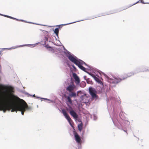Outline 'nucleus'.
<instances>
[{
    "mask_svg": "<svg viewBox=\"0 0 149 149\" xmlns=\"http://www.w3.org/2000/svg\"><path fill=\"white\" fill-rule=\"evenodd\" d=\"M113 123L114 124V122H113Z\"/></svg>",
    "mask_w": 149,
    "mask_h": 149,
    "instance_id": "de8ad7c7",
    "label": "nucleus"
},
{
    "mask_svg": "<svg viewBox=\"0 0 149 149\" xmlns=\"http://www.w3.org/2000/svg\"><path fill=\"white\" fill-rule=\"evenodd\" d=\"M2 16H4V17H8V15H3V14H2Z\"/></svg>",
    "mask_w": 149,
    "mask_h": 149,
    "instance_id": "473e14b6",
    "label": "nucleus"
},
{
    "mask_svg": "<svg viewBox=\"0 0 149 149\" xmlns=\"http://www.w3.org/2000/svg\"><path fill=\"white\" fill-rule=\"evenodd\" d=\"M43 25L44 26H45V25Z\"/></svg>",
    "mask_w": 149,
    "mask_h": 149,
    "instance_id": "09e8293b",
    "label": "nucleus"
},
{
    "mask_svg": "<svg viewBox=\"0 0 149 149\" xmlns=\"http://www.w3.org/2000/svg\"><path fill=\"white\" fill-rule=\"evenodd\" d=\"M72 76L74 79L75 83L77 84H79L80 82V80L78 76L75 73H72Z\"/></svg>",
    "mask_w": 149,
    "mask_h": 149,
    "instance_id": "f8f14e48",
    "label": "nucleus"
},
{
    "mask_svg": "<svg viewBox=\"0 0 149 149\" xmlns=\"http://www.w3.org/2000/svg\"><path fill=\"white\" fill-rule=\"evenodd\" d=\"M11 95L14 98H15L16 99H19V98L18 97L13 94H11Z\"/></svg>",
    "mask_w": 149,
    "mask_h": 149,
    "instance_id": "bb28decb",
    "label": "nucleus"
},
{
    "mask_svg": "<svg viewBox=\"0 0 149 149\" xmlns=\"http://www.w3.org/2000/svg\"><path fill=\"white\" fill-rule=\"evenodd\" d=\"M37 107H38V105H37Z\"/></svg>",
    "mask_w": 149,
    "mask_h": 149,
    "instance_id": "a18cd8bd",
    "label": "nucleus"
},
{
    "mask_svg": "<svg viewBox=\"0 0 149 149\" xmlns=\"http://www.w3.org/2000/svg\"><path fill=\"white\" fill-rule=\"evenodd\" d=\"M146 72V71H149V69L148 68H146L145 67L143 68V69L141 70L140 71H139L138 72Z\"/></svg>",
    "mask_w": 149,
    "mask_h": 149,
    "instance_id": "a211bd4d",
    "label": "nucleus"
},
{
    "mask_svg": "<svg viewBox=\"0 0 149 149\" xmlns=\"http://www.w3.org/2000/svg\"><path fill=\"white\" fill-rule=\"evenodd\" d=\"M130 125V122L127 120H123L121 122V126H118V127L120 129L123 130V127L125 126H129Z\"/></svg>",
    "mask_w": 149,
    "mask_h": 149,
    "instance_id": "1a4fd4ad",
    "label": "nucleus"
},
{
    "mask_svg": "<svg viewBox=\"0 0 149 149\" xmlns=\"http://www.w3.org/2000/svg\"><path fill=\"white\" fill-rule=\"evenodd\" d=\"M48 39L47 37H45V39H44V43H48Z\"/></svg>",
    "mask_w": 149,
    "mask_h": 149,
    "instance_id": "5701e85b",
    "label": "nucleus"
},
{
    "mask_svg": "<svg viewBox=\"0 0 149 149\" xmlns=\"http://www.w3.org/2000/svg\"><path fill=\"white\" fill-rule=\"evenodd\" d=\"M66 56L69 59L76 65H77L78 63L82 64L83 63L82 61L79 59L77 56L68 51L66 49Z\"/></svg>",
    "mask_w": 149,
    "mask_h": 149,
    "instance_id": "20e7f679",
    "label": "nucleus"
},
{
    "mask_svg": "<svg viewBox=\"0 0 149 149\" xmlns=\"http://www.w3.org/2000/svg\"><path fill=\"white\" fill-rule=\"evenodd\" d=\"M0 15H1V16H2V14H1L0 13Z\"/></svg>",
    "mask_w": 149,
    "mask_h": 149,
    "instance_id": "79ce46f5",
    "label": "nucleus"
},
{
    "mask_svg": "<svg viewBox=\"0 0 149 149\" xmlns=\"http://www.w3.org/2000/svg\"><path fill=\"white\" fill-rule=\"evenodd\" d=\"M89 93L92 97V99H96L97 98L96 95L97 91L94 88L90 87L88 89Z\"/></svg>",
    "mask_w": 149,
    "mask_h": 149,
    "instance_id": "0eeeda50",
    "label": "nucleus"
},
{
    "mask_svg": "<svg viewBox=\"0 0 149 149\" xmlns=\"http://www.w3.org/2000/svg\"><path fill=\"white\" fill-rule=\"evenodd\" d=\"M78 127L79 130L81 132L82 129V125L81 124H79L78 125Z\"/></svg>",
    "mask_w": 149,
    "mask_h": 149,
    "instance_id": "aec40b11",
    "label": "nucleus"
},
{
    "mask_svg": "<svg viewBox=\"0 0 149 149\" xmlns=\"http://www.w3.org/2000/svg\"><path fill=\"white\" fill-rule=\"evenodd\" d=\"M82 62L83 63H82V64L78 63V64L76 65L78 66L79 68H80L81 70L85 71V72H86L89 74L92 77H93L95 81H97L99 80V79L97 77L95 76V75L92 74L91 73H90L88 72H87L86 71V69L82 65L84 64L86 66H87V65L86 63H85L83 61Z\"/></svg>",
    "mask_w": 149,
    "mask_h": 149,
    "instance_id": "39448f33",
    "label": "nucleus"
},
{
    "mask_svg": "<svg viewBox=\"0 0 149 149\" xmlns=\"http://www.w3.org/2000/svg\"><path fill=\"white\" fill-rule=\"evenodd\" d=\"M79 21H78V22H79ZM72 22V23H69L66 24L65 25H66L70 24H72V23H75V22Z\"/></svg>",
    "mask_w": 149,
    "mask_h": 149,
    "instance_id": "e433bc0d",
    "label": "nucleus"
},
{
    "mask_svg": "<svg viewBox=\"0 0 149 149\" xmlns=\"http://www.w3.org/2000/svg\"><path fill=\"white\" fill-rule=\"evenodd\" d=\"M59 51L60 54L58 56L60 58V59L63 61V62L64 64L65 61V48L64 46L61 47L60 48H59L58 50Z\"/></svg>",
    "mask_w": 149,
    "mask_h": 149,
    "instance_id": "423d86ee",
    "label": "nucleus"
},
{
    "mask_svg": "<svg viewBox=\"0 0 149 149\" xmlns=\"http://www.w3.org/2000/svg\"><path fill=\"white\" fill-rule=\"evenodd\" d=\"M1 86L3 87L4 88H6V86L2 84H1Z\"/></svg>",
    "mask_w": 149,
    "mask_h": 149,
    "instance_id": "f704fd0d",
    "label": "nucleus"
},
{
    "mask_svg": "<svg viewBox=\"0 0 149 149\" xmlns=\"http://www.w3.org/2000/svg\"><path fill=\"white\" fill-rule=\"evenodd\" d=\"M42 99H44V100H47L50 101L49 103H50V102L53 103L54 102V101L53 100H49V99H47V98H43Z\"/></svg>",
    "mask_w": 149,
    "mask_h": 149,
    "instance_id": "b1692460",
    "label": "nucleus"
},
{
    "mask_svg": "<svg viewBox=\"0 0 149 149\" xmlns=\"http://www.w3.org/2000/svg\"><path fill=\"white\" fill-rule=\"evenodd\" d=\"M8 18H10V19H12V17L8 16Z\"/></svg>",
    "mask_w": 149,
    "mask_h": 149,
    "instance_id": "4c0bfd02",
    "label": "nucleus"
},
{
    "mask_svg": "<svg viewBox=\"0 0 149 149\" xmlns=\"http://www.w3.org/2000/svg\"><path fill=\"white\" fill-rule=\"evenodd\" d=\"M66 119L68 120L70 125L72 126V121L69 116L66 113Z\"/></svg>",
    "mask_w": 149,
    "mask_h": 149,
    "instance_id": "dca6fc26",
    "label": "nucleus"
},
{
    "mask_svg": "<svg viewBox=\"0 0 149 149\" xmlns=\"http://www.w3.org/2000/svg\"><path fill=\"white\" fill-rule=\"evenodd\" d=\"M62 112L65 117V109H62Z\"/></svg>",
    "mask_w": 149,
    "mask_h": 149,
    "instance_id": "a878e982",
    "label": "nucleus"
},
{
    "mask_svg": "<svg viewBox=\"0 0 149 149\" xmlns=\"http://www.w3.org/2000/svg\"><path fill=\"white\" fill-rule=\"evenodd\" d=\"M49 42L50 43L51 42L50 40H49Z\"/></svg>",
    "mask_w": 149,
    "mask_h": 149,
    "instance_id": "37998d69",
    "label": "nucleus"
},
{
    "mask_svg": "<svg viewBox=\"0 0 149 149\" xmlns=\"http://www.w3.org/2000/svg\"><path fill=\"white\" fill-rule=\"evenodd\" d=\"M38 44L42 45V44H41V42H38L35 44L34 45H33L32 47H34L35 46H36V45ZM42 45L44 46H45L47 49H48V48L50 47V46H49V44H48V43H44L43 44H42Z\"/></svg>",
    "mask_w": 149,
    "mask_h": 149,
    "instance_id": "4468645a",
    "label": "nucleus"
},
{
    "mask_svg": "<svg viewBox=\"0 0 149 149\" xmlns=\"http://www.w3.org/2000/svg\"><path fill=\"white\" fill-rule=\"evenodd\" d=\"M59 29V28H55V29L54 30V33L56 34V35L57 36L58 38V34Z\"/></svg>",
    "mask_w": 149,
    "mask_h": 149,
    "instance_id": "f3484780",
    "label": "nucleus"
},
{
    "mask_svg": "<svg viewBox=\"0 0 149 149\" xmlns=\"http://www.w3.org/2000/svg\"><path fill=\"white\" fill-rule=\"evenodd\" d=\"M82 93V92L81 91H77V93H76V97H77V96H79V93L81 94Z\"/></svg>",
    "mask_w": 149,
    "mask_h": 149,
    "instance_id": "393cba45",
    "label": "nucleus"
},
{
    "mask_svg": "<svg viewBox=\"0 0 149 149\" xmlns=\"http://www.w3.org/2000/svg\"><path fill=\"white\" fill-rule=\"evenodd\" d=\"M10 90L11 93H13L14 92L13 88H11Z\"/></svg>",
    "mask_w": 149,
    "mask_h": 149,
    "instance_id": "c85d7f7f",
    "label": "nucleus"
},
{
    "mask_svg": "<svg viewBox=\"0 0 149 149\" xmlns=\"http://www.w3.org/2000/svg\"><path fill=\"white\" fill-rule=\"evenodd\" d=\"M137 72H131L128 73L127 74H124L122 77V79L116 77L114 76H108L105 74L104 73H103V74L105 77L106 80L110 84H116L120 82L122 79H124L128 77H130L133 76L134 74H136Z\"/></svg>",
    "mask_w": 149,
    "mask_h": 149,
    "instance_id": "f03ea898",
    "label": "nucleus"
},
{
    "mask_svg": "<svg viewBox=\"0 0 149 149\" xmlns=\"http://www.w3.org/2000/svg\"><path fill=\"white\" fill-rule=\"evenodd\" d=\"M55 38L56 40H57V39H56V37H55Z\"/></svg>",
    "mask_w": 149,
    "mask_h": 149,
    "instance_id": "c03bdc74",
    "label": "nucleus"
},
{
    "mask_svg": "<svg viewBox=\"0 0 149 149\" xmlns=\"http://www.w3.org/2000/svg\"><path fill=\"white\" fill-rule=\"evenodd\" d=\"M24 93L26 95H29V94L26 92H24Z\"/></svg>",
    "mask_w": 149,
    "mask_h": 149,
    "instance_id": "2f4dec72",
    "label": "nucleus"
},
{
    "mask_svg": "<svg viewBox=\"0 0 149 149\" xmlns=\"http://www.w3.org/2000/svg\"><path fill=\"white\" fill-rule=\"evenodd\" d=\"M70 113L74 118L77 119L78 118L77 114L72 109L70 111Z\"/></svg>",
    "mask_w": 149,
    "mask_h": 149,
    "instance_id": "2eb2a0df",
    "label": "nucleus"
},
{
    "mask_svg": "<svg viewBox=\"0 0 149 149\" xmlns=\"http://www.w3.org/2000/svg\"><path fill=\"white\" fill-rule=\"evenodd\" d=\"M76 88V86L73 84H69L68 86L66 88V90L68 93V96H66V98L67 100V102L70 104H72V101L71 99V97H76V93L73 91L75 90Z\"/></svg>",
    "mask_w": 149,
    "mask_h": 149,
    "instance_id": "7ed1b4c3",
    "label": "nucleus"
},
{
    "mask_svg": "<svg viewBox=\"0 0 149 149\" xmlns=\"http://www.w3.org/2000/svg\"><path fill=\"white\" fill-rule=\"evenodd\" d=\"M64 25H65V24L57 25L56 26H58V28H59H59H61Z\"/></svg>",
    "mask_w": 149,
    "mask_h": 149,
    "instance_id": "cd10ccee",
    "label": "nucleus"
},
{
    "mask_svg": "<svg viewBox=\"0 0 149 149\" xmlns=\"http://www.w3.org/2000/svg\"><path fill=\"white\" fill-rule=\"evenodd\" d=\"M18 21H22V22H27V23H31V24H38V25H39L38 24L34 23H33V22H26V21H25V20H22V19H18Z\"/></svg>",
    "mask_w": 149,
    "mask_h": 149,
    "instance_id": "6ab92c4d",
    "label": "nucleus"
},
{
    "mask_svg": "<svg viewBox=\"0 0 149 149\" xmlns=\"http://www.w3.org/2000/svg\"><path fill=\"white\" fill-rule=\"evenodd\" d=\"M48 49V50L50 51H51L52 52H54V49L52 48L51 47V46H50L49 47L48 49Z\"/></svg>",
    "mask_w": 149,
    "mask_h": 149,
    "instance_id": "412c9836",
    "label": "nucleus"
},
{
    "mask_svg": "<svg viewBox=\"0 0 149 149\" xmlns=\"http://www.w3.org/2000/svg\"><path fill=\"white\" fill-rule=\"evenodd\" d=\"M139 1H141V3H143V4H146V3H144V2H143V0H140L139 1H138L137 2L133 4L132 6L134 5H135V4H136V3H139Z\"/></svg>",
    "mask_w": 149,
    "mask_h": 149,
    "instance_id": "4be33fe9",
    "label": "nucleus"
},
{
    "mask_svg": "<svg viewBox=\"0 0 149 149\" xmlns=\"http://www.w3.org/2000/svg\"><path fill=\"white\" fill-rule=\"evenodd\" d=\"M24 101L25 103V104L17 105L14 104L13 100L9 97H7L2 101L3 104L1 107V110L4 113L7 110H11L12 112L16 111V113L17 111H21L22 114L23 115L26 110L29 111L32 109L31 107H29Z\"/></svg>",
    "mask_w": 149,
    "mask_h": 149,
    "instance_id": "f257e3e1",
    "label": "nucleus"
},
{
    "mask_svg": "<svg viewBox=\"0 0 149 149\" xmlns=\"http://www.w3.org/2000/svg\"><path fill=\"white\" fill-rule=\"evenodd\" d=\"M12 19H14V20H17V21L18 20V19H17L16 18L13 17H12Z\"/></svg>",
    "mask_w": 149,
    "mask_h": 149,
    "instance_id": "72a5a7b5",
    "label": "nucleus"
},
{
    "mask_svg": "<svg viewBox=\"0 0 149 149\" xmlns=\"http://www.w3.org/2000/svg\"><path fill=\"white\" fill-rule=\"evenodd\" d=\"M89 99V95L86 94L82 95L80 97V101L83 103H88Z\"/></svg>",
    "mask_w": 149,
    "mask_h": 149,
    "instance_id": "6e6552de",
    "label": "nucleus"
},
{
    "mask_svg": "<svg viewBox=\"0 0 149 149\" xmlns=\"http://www.w3.org/2000/svg\"><path fill=\"white\" fill-rule=\"evenodd\" d=\"M74 135L76 142L79 144L81 143V140L79 136L76 132L74 133Z\"/></svg>",
    "mask_w": 149,
    "mask_h": 149,
    "instance_id": "ddd939ff",
    "label": "nucleus"
},
{
    "mask_svg": "<svg viewBox=\"0 0 149 149\" xmlns=\"http://www.w3.org/2000/svg\"><path fill=\"white\" fill-rule=\"evenodd\" d=\"M86 76H84V79L86 80Z\"/></svg>",
    "mask_w": 149,
    "mask_h": 149,
    "instance_id": "ea45409f",
    "label": "nucleus"
},
{
    "mask_svg": "<svg viewBox=\"0 0 149 149\" xmlns=\"http://www.w3.org/2000/svg\"><path fill=\"white\" fill-rule=\"evenodd\" d=\"M32 96L33 97H36L38 98H40V99L41 98L40 97H38V96H36L35 94H33V95H32Z\"/></svg>",
    "mask_w": 149,
    "mask_h": 149,
    "instance_id": "7c9ffc66",
    "label": "nucleus"
},
{
    "mask_svg": "<svg viewBox=\"0 0 149 149\" xmlns=\"http://www.w3.org/2000/svg\"><path fill=\"white\" fill-rule=\"evenodd\" d=\"M32 45V44H25L24 45H19L17 46H14V47H11L9 48H4L3 49V50H5V49H7V50H10L11 49H15L17 48H18L19 47H23L24 46H28L30 45Z\"/></svg>",
    "mask_w": 149,
    "mask_h": 149,
    "instance_id": "9b49d317",
    "label": "nucleus"
},
{
    "mask_svg": "<svg viewBox=\"0 0 149 149\" xmlns=\"http://www.w3.org/2000/svg\"><path fill=\"white\" fill-rule=\"evenodd\" d=\"M65 87L64 85L63 88L61 87L60 88V91L59 92V95L62 97V99L63 100H65Z\"/></svg>",
    "mask_w": 149,
    "mask_h": 149,
    "instance_id": "9d476101",
    "label": "nucleus"
},
{
    "mask_svg": "<svg viewBox=\"0 0 149 149\" xmlns=\"http://www.w3.org/2000/svg\"><path fill=\"white\" fill-rule=\"evenodd\" d=\"M96 118L95 117H94V119L95 120H96Z\"/></svg>",
    "mask_w": 149,
    "mask_h": 149,
    "instance_id": "a19ab883",
    "label": "nucleus"
},
{
    "mask_svg": "<svg viewBox=\"0 0 149 149\" xmlns=\"http://www.w3.org/2000/svg\"><path fill=\"white\" fill-rule=\"evenodd\" d=\"M32 95H31V94H29V95H28V97H29V96H30V97H31L32 96Z\"/></svg>",
    "mask_w": 149,
    "mask_h": 149,
    "instance_id": "58836bf2",
    "label": "nucleus"
},
{
    "mask_svg": "<svg viewBox=\"0 0 149 149\" xmlns=\"http://www.w3.org/2000/svg\"><path fill=\"white\" fill-rule=\"evenodd\" d=\"M72 66L73 67V68L75 70L76 69V68L74 66V65H72Z\"/></svg>",
    "mask_w": 149,
    "mask_h": 149,
    "instance_id": "c9c22d12",
    "label": "nucleus"
},
{
    "mask_svg": "<svg viewBox=\"0 0 149 149\" xmlns=\"http://www.w3.org/2000/svg\"><path fill=\"white\" fill-rule=\"evenodd\" d=\"M124 131H125V132H126V131H125V130H124Z\"/></svg>",
    "mask_w": 149,
    "mask_h": 149,
    "instance_id": "49530a36",
    "label": "nucleus"
},
{
    "mask_svg": "<svg viewBox=\"0 0 149 149\" xmlns=\"http://www.w3.org/2000/svg\"><path fill=\"white\" fill-rule=\"evenodd\" d=\"M86 81L87 83L88 84H91L92 82L91 81L89 80L88 79H86Z\"/></svg>",
    "mask_w": 149,
    "mask_h": 149,
    "instance_id": "c756f323",
    "label": "nucleus"
}]
</instances>
